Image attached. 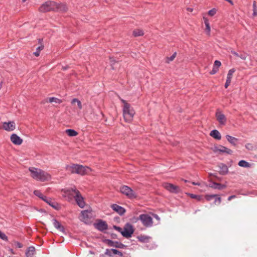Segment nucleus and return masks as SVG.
Here are the masks:
<instances>
[{
  "mask_svg": "<svg viewBox=\"0 0 257 257\" xmlns=\"http://www.w3.org/2000/svg\"><path fill=\"white\" fill-rule=\"evenodd\" d=\"M134 232V230L133 226L130 223H127L125 225L123 231L121 232V234L123 236L128 238L132 236Z\"/></svg>",
  "mask_w": 257,
  "mask_h": 257,
  "instance_id": "obj_6",
  "label": "nucleus"
},
{
  "mask_svg": "<svg viewBox=\"0 0 257 257\" xmlns=\"http://www.w3.org/2000/svg\"><path fill=\"white\" fill-rule=\"evenodd\" d=\"M77 103V106L79 109H81L82 108V105L81 101L77 98H74L71 101V103L72 104H75Z\"/></svg>",
  "mask_w": 257,
  "mask_h": 257,
  "instance_id": "obj_30",
  "label": "nucleus"
},
{
  "mask_svg": "<svg viewBox=\"0 0 257 257\" xmlns=\"http://www.w3.org/2000/svg\"><path fill=\"white\" fill-rule=\"evenodd\" d=\"M35 253V248L34 246H30L26 253L27 257H36Z\"/></svg>",
  "mask_w": 257,
  "mask_h": 257,
  "instance_id": "obj_19",
  "label": "nucleus"
},
{
  "mask_svg": "<svg viewBox=\"0 0 257 257\" xmlns=\"http://www.w3.org/2000/svg\"><path fill=\"white\" fill-rule=\"evenodd\" d=\"M231 53L234 55V56L239 57V54H238L237 53H236L235 51H231Z\"/></svg>",
  "mask_w": 257,
  "mask_h": 257,
  "instance_id": "obj_53",
  "label": "nucleus"
},
{
  "mask_svg": "<svg viewBox=\"0 0 257 257\" xmlns=\"http://www.w3.org/2000/svg\"><path fill=\"white\" fill-rule=\"evenodd\" d=\"M11 141L15 145H20L23 143V140L16 134H13L11 136Z\"/></svg>",
  "mask_w": 257,
  "mask_h": 257,
  "instance_id": "obj_14",
  "label": "nucleus"
},
{
  "mask_svg": "<svg viewBox=\"0 0 257 257\" xmlns=\"http://www.w3.org/2000/svg\"><path fill=\"white\" fill-rule=\"evenodd\" d=\"M203 20L206 26L205 31H206L207 34L209 35L210 32V27L209 21L205 17H203Z\"/></svg>",
  "mask_w": 257,
  "mask_h": 257,
  "instance_id": "obj_27",
  "label": "nucleus"
},
{
  "mask_svg": "<svg viewBox=\"0 0 257 257\" xmlns=\"http://www.w3.org/2000/svg\"><path fill=\"white\" fill-rule=\"evenodd\" d=\"M187 10L190 12H192L193 11V9L192 8H187Z\"/></svg>",
  "mask_w": 257,
  "mask_h": 257,
  "instance_id": "obj_55",
  "label": "nucleus"
},
{
  "mask_svg": "<svg viewBox=\"0 0 257 257\" xmlns=\"http://www.w3.org/2000/svg\"><path fill=\"white\" fill-rule=\"evenodd\" d=\"M29 170L31 172V176L36 180L45 182L50 181L51 179V176L49 173L40 169L30 167Z\"/></svg>",
  "mask_w": 257,
  "mask_h": 257,
  "instance_id": "obj_1",
  "label": "nucleus"
},
{
  "mask_svg": "<svg viewBox=\"0 0 257 257\" xmlns=\"http://www.w3.org/2000/svg\"><path fill=\"white\" fill-rule=\"evenodd\" d=\"M154 217H155L156 219H159V217H158V216L157 215H154Z\"/></svg>",
  "mask_w": 257,
  "mask_h": 257,
  "instance_id": "obj_57",
  "label": "nucleus"
},
{
  "mask_svg": "<svg viewBox=\"0 0 257 257\" xmlns=\"http://www.w3.org/2000/svg\"><path fill=\"white\" fill-rule=\"evenodd\" d=\"M150 237L146 236H141L139 237V239L143 242H147L149 240Z\"/></svg>",
  "mask_w": 257,
  "mask_h": 257,
  "instance_id": "obj_38",
  "label": "nucleus"
},
{
  "mask_svg": "<svg viewBox=\"0 0 257 257\" xmlns=\"http://www.w3.org/2000/svg\"><path fill=\"white\" fill-rule=\"evenodd\" d=\"M121 101L123 103V115L124 120L127 122H131L135 114V111L133 107L125 100L121 99Z\"/></svg>",
  "mask_w": 257,
  "mask_h": 257,
  "instance_id": "obj_2",
  "label": "nucleus"
},
{
  "mask_svg": "<svg viewBox=\"0 0 257 257\" xmlns=\"http://www.w3.org/2000/svg\"><path fill=\"white\" fill-rule=\"evenodd\" d=\"M221 199L220 197H217L214 201V204H217V205H219L221 203Z\"/></svg>",
  "mask_w": 257,
  "mask_h": 257,
  "instance_id": "obj_45",
  "label": "nucleus"
},
{
  "mask_svg": "<svg viewBox=\"0 0 257 257\" xmlns=\"http://www.w3.org/2000/svg\"><path fill=\"white\" fill-rule=\"evenodd\" d=\"M245 148L248 150L252 151L253 150L254 147L252 144L247 143L245 145Z\"/></svg>",
  "mask_w": 257,
  "mask_h": 257,
  "instance_id": "obj_40",
  "label": "nucleus"
},
{
  "mask_svg": "<svg viewBox=\"0 0 257 257\" xmlns=\"http://www.w3.org/2000/svg\"><path fill=\"white\" fill-rule=\"evenodd\" d=\"M217 196V195H206L205 198L207 201H210L213 198Z\"/></svg>",
  "mask_w": 257,
  "mask_h": 257,
  "instance_id": "obj_39",
  "label": "nucleus"
},
{
  "mask_svg": "<svg viewBox=\"0 0 257 257\" xmlns=\"http://www.w3.org/2000/svg\"><path fill=\"white\" fill-rule=\"evenodd\" d=\"M15 245L19 248H22L23 246L21 243L18 241L15 242Z\"/></svg>",
  "mask_w": 257,
  "mask_h": 257,
  "instance_id": "obj_48",
  "label": "nucleus"
},
{
  "mask_svg": "<svg viewBox=\"0 0 257 257\" xmlns=\"http://www.w3.org/2000/svg\"><path fill=\"white\" fill-rule=\"evenodd\" d=\"M230 83H231V80L226 79V82L224 85L225 88H227L228 87V86L230 85Z\"/></svg>",
  "mask_w": 257,
  "mask_h": 257,
  "instance_id": "obj_47",
  "label": "nucleus"
},
{
  "mask_svg": "<svg viewBox=\"0 0 257 257\" xmlns=\"http://www.w3.org/2000/svg\"><path fill=\"white\" fill-rule=\"evenodd\" d=\"M190 196L192 198L196 199L198 200H200V196L193 194H190Z\"/></svg>",
  "mask_w": 257,
  "mask_h": 257,
  "instance_id": "obj_46",
  "label": "nucleus"
},
{
  "mask_svg": "<svg viewBox=\"0 0 257 257\" xmlns=\"http://www.w3.org/2000/svg\"><path fill=\"white\" fill-rule=\"evenodd\" d=\"M43 200L47 202L48 204H49L50 206L53 207L54 208H57V204L56 203L53 201L51 198H47L46 196L43 199Z\"/></svg>",
  "mask_w": 257,
  "mask_h": 257,
  "instance_id": "obj_25",
  "label": "nucleus"
},
{
  "mask_svg": "<svg viewBox=\"0 0 257 257\" xmlns=\"http://www.w3.org/2000/svg\"><path fill=\"white\" fill-rule=\"evenodd\" d=\"M42 41H43V40H42H42L39 39V42H40V43H41V42H42Z\"/></svg>",
  "mask_w": 257,
  "mask_h": 257,
  "instance_id": "obj_61",
  "label": "nucleus"
},
{
  "mask_svg": "<svg viewBox=\"0 0 257 257\" xmlns=\"http://www.w3.org/2000/svg\"><path fill=\"white\" fill-rule=\"evenodd\" d=\"M65 132L70 137H75L78 135V133L74 130L68 129Z\"/></svg>",
  "mask_w": 257,
  "mask_h": 257,
  "instance_id": "obj_28",
  "label": "nucleus"
},
{
  "mask_svg": "<svg viewBox=\"0 0 257 257\" xmlns=\"http://www.w3.org/2000/svg\"><path fill=\"white\" fill-rule=\"evenodd\" d=\"M111 251L114 254H118V255H119L120 256H122V253L120 251H119L117 249H111Z\"/></svg>",
  "mask_w": 257,
  "mask_h": 257,
  "instance_id": "obj_42",
  "label": "nucleus"
},
{
  "mask_svg": "<svg viewBox=\"0 0 257 257\" xmlns=\"http://www.w3.org/2000/svg\"><path fill=\"white\" fill-rule=\"evenodd\" d=\"M247 55L246 53H243L239 54V57L241 59L245 60L247 58Z\"/></svg>",
  "mask_w": 257,
  "mask_h": 257,
  "instance_id": "obj_44",
  "label": "nucleus"
},
{
  "mask_svg": "<svg viewBox=\"0 0 257 257\" xmlns=\"http://www.w3.org/2000/svg\"><path fill=\"white\" fill-rule=\"evenodd\" d=\"M34 194L39 197L40 198H41L42 200L45 198V196L43 195V194L39 190H35L34 192Z\"/></svg>",
  "mask_w": 257,
  "mask_h": 257,
  "instance_id": "obj_36",
  "label": "nucleus"
},
{
  "mask_svg": "<svg viewBox=\"0 0 257 257\" xmlns=\"http://www.w3.org/2000/svg\"><path fill=\"white\" fill-rule=\"evenodd\" d=\"M210 135L216 140H220L221 138L220 133L216 130L211 131Z\"/></svg>",
  "mask_w": 257,
  "mask_h": 257,
  "instance_id": "obj_21",
  "label": "nucleus"
},
{
  "mask_svg": "<svg viewBox=\"0 0 257 257\" xmlns=\"http://www.w3.org/2000/svg\"><path fill=\"white\" fill-rule=\"evenodd\" d=\"M226 138L227 140L230 143L231 145L233 146H236V143L238 141V139L235 137L230 136L229 135H226Z\"/></svg>",
  "mask_w": 257,
  "mask_h": 257,
  "instance_id": "obj_24",
  "label": "nucleus"
},
{
  "mask_svg": "<svg viewBox=\"0 0 257 257\" xmlns=\"http://www.w3.org/2000/svg\"><path fill=\"white\" fill-rule=\"evenodd\" d=\"M114 228L116 230H117L118 231L120 232L121 233V232L123 231V230L120 227H118L116 226H114Z\"/></svg>",
  "mask_w": 257,
  "mask_h": 257,
  "instance_id": "obj_49",
  "label": "nucleus"
},
{
  "mask_svg": "<svg viewBox=\"0 0 257 257\" xmlns=\"http://www.w3.org/2000/svg\"><path fill=\"white\" fill-rule=\"evenodd\" d=\"M220 170L219 171V174L221 175H225L228 171V168L226 165L221 164L218 166Z\"/></svg>",
  "mask_w": 257,
  "mask_h": 257,
  "instance_id": "obj_20",
  "label": "nucleus"
},
{
  "mask_svg": "<svg viewBox=\"0 0 257 257\" xmlns=\"http://www.w3.org/2000/svg\"><path fill=\"white\" fill-rule=\"evenodd\" d=\"M0 238L4 240H7L8 239L7 236L6 234L0 231Z\"/></svg>",
  "mask_w": 257,
  "mask_h": 257,
  "instance_id": "obj_43",
  "label": "nucleus"
},
{
  "mask_svg": "<svg viewBox=\"0 0 257 257\" xmlns=\"http://www.w3.org/2000/svg\"><path fill=\"white\" fill-rule=\"evenodd\" d=\"M253 16L255 17L257 16V9H253Z\"/></svg>",
  "mask_w": 257,
  "mask_h": 257,
  "instance_id": "obj_51",
  "label": "nucleus"
},
{
  "mask_svg": "<svg viewBox=\"0 0 257 257\" xmlns=\"http://www.w3.org/2000/svg\"><path fill=\"white\" fill-rule=\"evenodd\" d=\"M1 128L8 131L11 132L16 128V123L14 121L4 122L2 123Z\"/></svg>",
  "mask_w": 257,
  "mask_h": 257,
  "instance_id": "obj_8",
  "label": "nucleus"
},
{
  "mask_svg": "<svg viewBox=\"0 0 257 257\" xmlns=\"http://www.w3.org/2000/svg\"><path fill=\"white\" fill-rule=\"evenodd\" d=\"M221 63L219 61L215 60L212 70L210 72V74L211 75H213L217 73V72L218 71L219 67L221 66Z\"/></svg>",
  "mask_w": 257,
  "mask_h": 257,
  "instance_id": "obj_18",
  "label": "nucleus"
},
{
  "mask_svg": "<svg viewBox=\"0 0 257 257\" xmlns=\"http://www.w3.org/2000/svg\"><path fill=\"white\" fill-rule=\"evenodd\" d=\"M58 10L62 12H65L67 10V8L65 5L59 4V6L57 11Z\"/></svg>",
  "mask_w": 257,
  "mask_h": 257,
  "instance_id": "obj_35",
  "label": "nucleus"
},
{
  "mask_svg": "<svg viewBox=\"0 0 257 257\" xmlns=\"http://www.w3.org/2000/svg\"><path fill=\"white\" fill-rule=\"evenodd\" d=\"M183 180L184 181V182H188V181H187V180H184V179H183Z\"/></svg>",
  "mask_w": 257,
  "mask_h": 257,
  "instance_id": "obj_60",
  "label": "nucleus"
},
{
  "mask_svg": "<svg viewBox=\"0 0 257 257\" xmlns=\"http://www.w3.org/2000/svg\"><path fill=\"white\" fill-rule=\"evenodd\" d=\"M44 46L43 45H41V46H39L37 48L36 51L34 52V55L36 57H38L40 55V51L44 49Z\"/></svg>",
  "mask_w": 257,
  "mask_h": 257,
  "instance_id": "obj_32",
  "label": "nucleus"
},
{
  "mask_svg": "<svg viewBox=\"0 0 257 257\" xmlns=\"http://www.w3.org/2000/svg\"><path fill=\"white\" fill-rule=\"evenodd\" d=\"M49 101V102H55L56 103H61L62 102V100L59 99V98H56V97H50V98H48L47 99V100H46V102H48Z\"/></svg>",
  "mask_w": 257,
  "mask_h": 257,
  "instance_id": "obj_29",
  "label": "nucleus"
},
{
  "mask_svg": "<svg viewBox=\"0 0 257 257\" xmlns=\"http://www.w3.org/2000/svg\"><path fill=\"white\" fill-rule=\"evenodd\" d=\"M1 88V86H0V89Z\"/></svg>",
  "mask_w": 257,
  "mask_h": 257,
  "instance_id": "obj_63",
  "label": "nucleus"
},
{
  "mask_svg": "<svg viewBox=\"0 0 257 257\" xmlns=\"http://www.w3.org/2000/svg\"><path fill=\"white\" fill-rule=\"evenodd\" d=\"M210 187L214 189L222 190L225 188L226 187V186L219 183H213V184L211 186H210Z\"/></svg>",
  "mask_w": 257,
  "mask_h": 257,
  "instance_id": "obj_26",
  "label": "nucleus"
},
{
  "mask_svg": "<svg viewBox=\"0 0 257 257\" xmlns=\"http://www.w3.org/2000/svg\"><path fill=\"white\" fill-rule=\"evenodd\" d=\"M238 164L240 167H246V168L249 167L250 166L248 162H247L246 161H244V160L240 161L238 162Z\"/></svg>",
  "mask_w": 257,
  "mask_h": 257,
  "instance_id": "obj_33",
  "label": "nucleus"
},
{
  "mask_svg": "<svg viewBox=\"0 0 257 257\" xmlns=\"http://www.w3.org/2000/svg\"><path fill=\"white\" fill-rule=\"evenodd\" d=\"M75 201L77 202L78 205L81 207L83 208L85 205V202L84 201V199L81 196L80 192L79 191V194H77L75 198Z\"/></svg>",
  "mask_w": 257,
  "mask_h": 257,
  "instance_id": "obj_15",
  "label": "nucleus"
},
{
  "mask_svg": "<svg viewBox=\"0 0 257 257\" xmlns=\"http://www.w3.org/2000/svg\"><path fill=\"white\" fill-rule=\"evenodd\" d=\"M23 2H25L26 0H22Z\"/></svg>",
  "mask_w": 257,
  "mask_h": 257,
  "instance_id": "obj_62",
  "label": "nucleus"
},
{
  "mask_svg": "<svg viewBox=\"0 0 257 257\" xmlns=\"http://www.w3.org/2000/svg\"><path fill=\"white\" fill-rule=\"evenodd\" d=\"M163 185L166 189L171 192L176 193L180 191V189L178 186H175L172 184L164 183Z\"/></svg>",
  "mask_w": 257,
  "mask_h": 257,
  "instance_id": "obj_10",
  "label": "nucleus"
},
{
  "mask_svg": "<svg viewBox=\"0 0 257 257\" xmlns=\"http://www.w3.org/2000/svg\"><path fill=\"white\" fill-rule=\"evenodd\" d=\"M52 223L54 225V226L57 228L58 230H59L60 231H64V227L61 224V223L57 221L56 219H53L52 220Z\"/></svg>",
  "mask_w": 257,
  "mask_h": 257,
  "instance_id": "obj_22",
  "label": "nucleus"
},
{
  "mask_svg": "<svg viewBox=\"0 0 257 257\" xmlns=\"http://www.w3.org/2000/svg\"><path fill=\"white\" fill-rule=\"evenodd\" d=\"M235 71V70L234 68L231 69L229 70L227 76V79L231 80L233 74Z\"/></svg>",
  "mask_w": 257,
  "mask_h": 257,
  "instance_id": "obj_34",
  "label": "nucleus"
},
{
  "mask_svg": "<svg viewBox=\"0 0 257 257\" xmlns=\"http://www.w3.org/2000/svg\"><path fill=\"white\" fill-rule=\"evenodd\" d=\"M133 34L134 37L141 36L144 35V32L141 29H136L133 31Z\"/></svg>",
  "mask_w": 257,
  "mask_h": 257,
  "instance_id": "obj_31",
  "label": "nucleus"
},
{
  "mask_svg": "<svg viewBox=\"0 0 257 257\" xmlns=\"http://www.w3.org/2000/svg\"><path fill=\"white\" fill-rule=\"evenodd\" d=\"M201 185V184H200V183H198V182H197V183H196V185H198V186H199V185Z\"/></svg>",
  "mask_w": 257,
  "mask_h": 257,
  "instance_id": "obj_59",
  "label": "nucleus"
},
{
  "mask_svg": "<svg viewBox=\"0 0 257 257\" xmlns=\"http://www.w3.org/2000/svg\"><path fill=\"white\" fill-rule=\"evenodd\" d=\"M216 117L217 120L220 124H224L226 119L225 115L220 111H217L216 113Z\"/></svg>",
  "mask_w": 257,
  "mask_h": 257,
  "instance_id": "obj_16",
  "label": "nucleus"
},
{
  "mask_svg": "<svg viewBox=\"0 0 257 257\" xmlns=\"http://www.w3.org/2000/svg\"><path fill=\"white\" fill-rule=\"evenodd\" d=\"M94 225L96 228L100 231H103L107 229V224L105 221L100 220Z\"/></svg>",
  "mask_w": 257,
  "mask_h": 257,
  "instance_id": "obj_13",
  "label": "nucleus"
},
{
  "mask_svg": "<svg viewBox=\"0 0 257 257\" xmlns=\"http://www.w3.org/2000/svg\"><path fill=\"white\" fill-rule=\"evenodd\" d=\"M76 174L81 175L88 173L90 171V169L86 166L82 165H77Z\"/></svg>",
  "mask_w": 257,
  "mask_h": 257,
  "instance_id": "obj_11",
  "label": "nucleus"
},
{
  "mask_svg": "<svg viewBox=\"0 0 257 257\" xmlns=\"http://www.w3.org/2000/svg\"><path fill=\"white\" fill-rule=\"evenodd\" d=\"M213 152L215 153H226L227 154H231L232 153L231 150L221 145L214 147Z\"/></svg>",
  "mask_w": 257,
  "mask_h": 257,
  "instance_id": "obj_9",
  "label": "nucleus"
},
{
  "mask_svg": "<svg viewBox=\"0 0 257 257\" xmlns=\"http://www.w3.org/2000/svg\"><path fill=\"white\" fill-rule=\"evenodd\" d=\"M177 55L176 52H175L170 57H168L166 60V63H169L170 61H172Z\"/></svg>",
  "mask_w": 257,
  "mask_h": 257,
  "instance_id": "obj_37",
  "label": "nucleus"
},
{
  "mask_svg": "<svg viewBox=\"0 0 257 257\" xmlns=\"http://www.w3.org/2000/svg\"><path fill=\"white\" fill-rule=\"evenodd\" d=\"M235 198H236L235 195H231L228 198V200L230 201L231 199Z\"/></svg>",
  "mask_w": 257,
  "mask_h": 257,
  "instance_id": "obj_52",
  "label": "nucleus"
},
{
  "mask_svg": "<svg viewBox=\"0 0 257 257\" xmlns=\"http://www.w3.org/2000/svg\"><path fill=\"white\" fill-rule=\"evenodd\" d=\"M9 251L12 253V254H15V252L14 251H13V250L12 249H9Z\"/></svg>",
  "mask_w": 257,
  "mask_h": 257,
  "instance_id": "obj_56",
  "label": "nucleus"
},
{
  "mask_svg": "<svg viewBox=\"0 0 257 257\" xmlns=\"http://www.w3.org/2000/svg\"><path fill=\"white\" fill-rule=\"evenodd\" d=\"M91 217V213L88 210H84L81 212V220L87 223L89 222V219Z\"/></svg>",
  "mask_w": 257,
  "mask_h": 257,
  "instance_id": "obj_12",
  "label": "nucleus"
},
{
  "mask_svg": "<svg viewBox=\"0 0 257 257\" xmlns=\"http://www.w3.org/2000/svg\"><path fill=\"white\" fill-rule=\"evenodd\" d=\"M139 217H133L131 219V221L133 223L137 222L139 220Z\"/></svg>",
  "mask_w": 257,
  "mask_h": 257,
  "instance_id": "obj_50",
  "label": "nucleus"
},
{
  "mask_svg": "<svg viewBox=\"0 0 257 257\" xmlns=\"http://www.w3.org/2000/svg\"><path fill=\"white\" fill-rule=\"evenodd\" d=\"M192 184L193 185H196V182H192Z\"/></svg>",
  "mask_w": 257,
  "mask_h": 257,
  "instance_id": "obj_58",
  "label": "nucleus"
},
{
  "mask_svg": "<svg viewBox=\"0 0 257 257\" xmlns=\"http://www.w3.org/2000/svg\"><path fill=\"white\" fill-rule=\"evenodd\" d=\"M59 4L55 2L49 1L43 3L39 8V11L42 13H46L50 11L57 10Z\"/></svg>",
  "mask_w": 257,
  "mask_h": 257,
  "instance_id": "obj_3",
  "label": "nucleus"
},
{
  "mask_svg": "<svg viewBox=\"0 0 257 257\" xmlns=\"http://www.w3.org/2000/svg\"><path fill=\"white\" fill-rule=\"evenodd\" d=\"M216 13V10L215 9H212L208 12V14L210 16H213Z\"/></svg>",
  "mask_w": 257,
  "mask_h": 257,
  "instance_id": "obj_41",
  "label": "nucleus"
},
{
  "mask_svg": "<svg viewBox=\"0 0 257 257\" xmlns=\"http://www.w3.org/2000/svg\"><path fill=\"white\" fill-rule=\"evenodd\" d=\"M77 194H79V191L75 188L67 189L64 191V196L66 197L67 199L69 201H71L73 198H75Z\"/></svg>",
  "mask_w": 257,
  "mask_h": 257,
  "instance_id": "obj_7",
  "label": "nucleus"
},
{
  "mask_svg": "<svg viewBox=\"0 0 257 257\" xmlns=\"http://www.w3.org/2000/svg\"><path fill=\"white\" fill-rule=\"evenodd\" d=\"M139 219L141 220L143 225L146 227H149L153 225V218L148 214H141L139 216Z\"/></svg>",
  "mask_w": 257,
  "mask_h": 257,
  "instance_id": "obj_5",
  "label": "nucleus"
},
{
  "mask_svg": "<svg viewBox=\"0 0 257 257\" xmlns=\"http://www.w3.org/2000/svg\"><path fill=\"white\" fill-rule=\"evenodd\" d=\"M120 192L129 199L136 198L137 197L136 193L127 186L123 185L120 187Z\"/></svg>",
  "mask_w": 257,
  "mask_h": 257,
  "instance_id": "obj_4",
  "label": "nucleus"
},
{
  "mask_svg": "<svg viewBox=\"0 0 257 257\" xmlns=\"http://www.w3.org/2000/svg\"><path fill=\"white\" fill-rule=\"evenodd\" d=\"M252 7H253V9H257L256 8V2L255 1L253 2Z\"/></svg>",
  "mask_w": 257,
  "mask_h": 257,
  "instance_id": "obj_54",
  "label": "nucleus"
},
{
  "mask_svg": "<svg viewBox=\"0 0 257 257\" xmlns=\"http://www.w3.org/2000/svg\"><path fill=\"white\" fill-rule=\"evenodd\" d=\"M77 165L76 164L67 165L66 166V170L71 173H76Z\"/></svg>",
  "mask_w": 257,
  "mask_h": 257,
  "instance_id": "obj_23",
  "label": "nucleus"
},
{
  "mask_svg": "<svg viewBox=\"0 0 257 257\" xmlns=\"http://www.w3.org/2000/svg\"><path fill=\"white\" fill-rule=\"evenodd\" d=\"M111 208L113 210L117 212L120 215L123 214L125 212V210L123 207L117 204H112L111 205Z\"/></svg>",
  "mask_w": 257,
  "mask_h": 257,
  "instance_id": "obj_17",
  "label": "nucleus"
}]
</instances>
